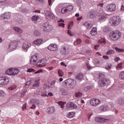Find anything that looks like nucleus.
Here are the masks:
<instances>
[{
    "label": "nucleus",
    "instance_id": "f257e3e1",
    "mask_svg": "<svg viewBox=\"0 0 124 124\" xmlns=\"http://www.w3.org/2000/svg\"><path fill=\"white\" fill-rule=\"evenodd\" d=\"M63 85L65 88L70 90V89H73L76 86V81L69 78L63 81Z\"/></svg>",
    "mask_w": 124,
    "mask_h": 124
},
{
    "label": "nucleus",
    "instance_id": "f03ea898",
    "mask_svg": "<svg viewBox=\"0 0 124 124\" xmlns=\"http://www.w3.org/2000/svg\"><path fill=\"white\" fill-rule=\"evenodd\" d=\"M109 38L112 41H116L121 38V32L119 31H114L109 34Z\"/></svg>",
    "mask_w": 124,
    "mask_h": 124
},
{
    "label": "nucleus",
    "instance_id": "7ed1b4c3",
    "mask_svg": "<svg viewBox=\"0 0 124 124\" xmlns=\"http://www.w3.org/2000/svg\"><path fill=\"white\" fill-rule=\"evenodd\" d=\"M121 22H122V20H121V18L119 16H113L110 18L109 20V23L111 26H112L113 27L118 26V25H120Z\"/></svg>",
    "mask_w": 124,
    "mask_h": 124
},
{
    "label": "nucleus",
    "instance_id": "20e7f679",
    "mask_svg": "<svg viewBox=\"0 0 124 124\" xmlns=\"http://www.w3.org/2000/svg\"><path fill=\"white\" fill-rule=\"evenodd\" d=\"M19 69L18 68H11L9 69L6 71V74L8 75H11V76H14L17 75L19 72Z\"/></svg>",
    "mask_w": 124,
    "mask_h": 124
},
{
    "label": "nucleus",
    "instance_id": "39448f33",
    "mask_svg": "<svg viewBox=\"0 0 124 124\" xmlns=\"http://www.w3.org/2000/svg\"><path fill=\"white\" fill-rule=\"evenodd\" d=\"M19 41H14L11 42L9 45V47L8 48V51L9 52H11L12 51H14L16 48H17V45Z\"/></svg>",
    "mask_w": 124,
    "mask_h": 124
},
{
    "label": "nucleus",
    "instance_id": "423d86ee",
    "mask_svg": "<svg viewBox=\"0 0 124 124\" xmlns=\"http://www.w3.org/2000/svg\"><path fill=\"white\" fill-rule=\"evenodd\" d=\"M9 83V78L7 77H0V86H6Z\"/></svg>",
    "mask_w": 124,
    "mask_h": 124
},
{
    "label": "nucleus",
    "instance_id": "0eeeda50",
    "mask_svg": "<svg viewBox=\"0 0 124 124\" xmlns=\"http://www.w3.org/2000/svg\"><path fill=\"white\" fill-rule=\"evenodd\" d=\"M101 101L98 99L94 98L90 100V104L92 106H97V105H99L100 104Z\"/></svg>",
    "mask_w": 124,
    "mask_h": 124
},
{
    "label": "nucleus",
    "instance_id": "6e6552de",
    "mask_svg": "<svg viewBox=\"0 0 124 124\" xmlns=\"http://www.w3.org/2000/svg\"><path fill=\"white\" fill-rule=\"evenodd\" d=\"M37 58H38V54L36 53L33 55L31 59L30 63L33 65H36V62H37Z\"/></svg>",
    "mask_w": 124,
    "mask_h": 124
},
{
    "label": "nucleus",
    "instance_id": "1a4fd4ad",
    "mask_svg": "<svg viewBox=\"0 0 124 124\" xmlns=\"http://www.w3.org/2000/svg\"><path fill=\"white\" fill-rule=\"evenodd\" d=\"M60 53L62 55H67L69 53V47L64 46L60 49Z\"/></svg>",
    "mask_w": 124,
    "mask_h": 124
},
{
    "label": "nucleus",
    "instance_id": "9d476101",
    "mask_svg": "<svg viewBox=\"0 0 124 124\" xmlns=\"http://www.w3.org/2000/svg\"><path fill=\"white\" fill-rule=\"evenodd\" d=\"M109 82H110V81L108 79H103L98 81V85L100 87H103V86H106V85H108Z\"/></svg>",
    "mask_w": 124,
    "mask_h": 124
},
{
    "label": "nucleus",
    "instance_id": "9b49d317",
    "mask_svg": "<svg viewBox=\"0 0 124 124\" xmlns=\"http://www.w3.org/2000/svg\"><path fill=\"white\" fill-rule=\"evenodd\" d=\"M108 11L109 12H114L116 10V5L110 4L107 6Z\"/></svg>",
    "mask_w": 124,
    "mask_h": 124
},
{
    "label": "nucleus",
    "instance_id": "f8f14e48",
    "mask_svg": "<svg viewBox=\"0 0 124 124\" xmlns=\"http://www.w3.org/2000/svg\"><path fill=\"white\" fill-rule=\"evenodd\" d=\"M95 122H97V123H107L109 120L101 117H95Z\"/></svg>",
    "mask_w": 124,
    "mask_h": 124
},
{
    "label": "nucleus",
    "instance_id": "ddd939ff",
    "mask_svg": "<svg viewBox=\"0 0 124 124\" xmlns=\"http://www.w3.org/2000/svg\"><path fill=\"white\" fill-rule=\"evenodd\" d=\"M48 49L50 51H57L58 50V46L55 44H50L48 46Z\"/></svg>",
    "mask_w": 124,
    "mask_h": 124
},
{
    "label": "nucleus",
    "instance_id": "4468645a",
    "mask_svg": "<svg viewBox=\"0 0 124 124\" xmlns=\"http://www.w3.org/2000/svg\"><path fill=\"white\" fill-rule=\"evenodd\" d=\"M69 108H72L75 109L77 108V106H76L75 104L72 102H69V103H67L66 105V108L69 109Z\"/></svg>",
    "mask_w": 124,
    "mask_h": 124
},
{
    "label": "nucleus",
    "instance_id": "2eb2a0df",
    "mask_svg": "<svg viewBox=\"0 0 124 124\" xmlns=\"http://www.w3.org/2000/svg\"><path fill=\"white\" fill-rule=\"evenodd\" d=\"M31 46V44L30 43L24 44L22 46V50H23L24 52H27L28 49H29Z\"/></svg>",
    "mask_w": 124,
    "mask_h": 124
},
{
    "label": "nucleus",
    "instance_id": "dca6fc26",
    "mask_svg": "<svg viewBox=\"0 0 124 124\" xmlns=\"http://www.w3.org/2000/svg\"><path fill=\"white\" fill-rule=\"evenodd\" d=\"M99 110L101 112H105L109 110V108L107 106L101 105L99 107Z\"/></svg>",
    "mask_w": 124,
    "mask_h": 124
},
{
    "label": "nucleus",
    "instance_id": "f3484780",
    "mask_svg": "<svg viewBox=\"0 0 124 124\" xmlns=\"http://www.w3.org/2000/svg\"><path fill=\"white\" fill-rule=\"evenodd\" d=\"M98 17L99 20H103L106 17V14L104 12L101 11L99 13Z\"/></svg>",
    "mask_w": 124,
    "mask_h": 124
},
{
    "label": "nucleus",
    "instance_id": "a211bd4d",
    "mask_svg": "<svg viewBox=\"0 0 124 124\" xmlns=\"http://www.w3.org/2000/svg\"><path fill=\"white\" fill-rule=\"evenodd\" d=\"M11 16V15H10V13H5L0 16V18L1 19H9Z\"/></svg>",
    "mask_w": 124,
    "mask_h": 124
},
{
    "label": "nucleus",
    "instance_id": "6ab92c4d",
    "mask_svg": "<svg viewBox=\"0 0 124 124\" xmlns=\"http://www.w3.org/2000/svg\"><path fill=\"white\" fill-rule=\"evenodd\" d=\"M83 26L86 27L87 30H90L92 27H93V23L91 22H87L84 23Z\"/></svg>",
    "mask_w": 124,
    "mask_h": 124
},
{
    "label": "nucleus",
    "instance_id": "aec40b11",
    "mask_svg": "<svg viewBox=\"0 0 124 124\" xmlns=\"http://www.w3.org/2000/svg\"><path fill=\"white\" fill-rule=\"evenodd\" d=\"M90 33L93 36H95L97 34V29L95 27H93L90 31Z\"/></svg>",
    "mask_w": 124,
    "mask_h": 124
},
{
    "label": "nucleus",
    "instance_id": "412c9836",
    "mask_svg": "<svg viewBox=\"0 0 124 124\" xmlns=\"http://www.w3.org/2000/svg\"><path fill=\"white\" fill-rule=\"evenodd\" d=\"M50 26L47 24H43L42 29L44 31H49Z\"/></svg>",
    "mask_w": 124,
    "mask_h": 124
},
{
    "label": "nucleus",
    "instance_id": "4be33fe9",
    "mask_svg": "<svg viewBox=\"0 0 124 124\" xmlns=\"http://www.w3.org/2000/svg\"><path fill=\"white\" fill-rule=\"evenodd\" d=\"M55 112H56V109L54 107H50L48 108L47 111V113L48 114H53Z\"/></svg>",
    "mask_w": 124,
    "mask_h": 124
},
{
    "label": "nucleus",
    "instance_id": "5701e85b",
    "mask_svg": "<svg viewBox=\"0 0 124 124\" xmlns=\"http://www.w3.org/2000/svg\"><path fill=\"white\" fill-rule=\"evenodd\" d=\"M13 30L15 31L18 34H21V33H23V30L21 29V28H18V27H14Z\"/></svg>",
    "mask_w": 124,
    "mask_h": 124
},
{
    "label": "nucleus",
    "instance_id": "b1692460",
    "mask_svg": "<svg viewBox=\"0 0 124 124\" xmlns=\"http://www.w3.org/2000/svg\"><path fill=\"white\" fill-rule=\"evenodd\" d=\"M42 41H43L42 39H37L34 40L33 43L35 45H39V44H41V43H42Z\"/></svg>",
    "mask_w": 124,
    "mask_h": 124
},
{
    "label": "nucleus",
    "instance_id": "393cba45",
    "mask_svg": "<svg viewBox=\"0 0 124 124\" xmlns=\"http://www.w3.org/2000/svg\"><path fill=\"white\" fill-rule=\"evenodd\" d=\"M46 62V59H42L39 61V66L40 67H42L43 66H45V63Z\"/></svg>",
    "mask_w": 124,
    "mask_h": 124
},
{
    "label": "nucleus",
    "instance_id": "a878e982",
    "mask_svg": "<svg viewBox=\"0 0 124 124\" xmlns=\"http://www.w3.org/2000/svg\"><path fill=\"white\" fill-rule=\"evenodd\" d=\"M46 15L50 19H55V16L50 11L47 12Z\"/></svg>",
    "mask_w": 124,
    "mask_h": 124
},
{
    "label": "nucleus",
    "instance_id": "bb28decb",
    "mask_svg": "<svg viewBox=\"0 0 124 124\" xmlns=\"http://www.w3.org/2000/svg\"><path fill=\"white\" fill-rule=\"evenodd\" d=\"M62 5L61 4H59L58 5V6L55 8V11L56 12H62Z\"/></svg>",
    "mask_w": 124,
    "mask_h": 124
},
{
    "label": "nucleus",
    "instance_id": "cd10ccee",
    "mask_svg": "<svg viewBox=\"0 0 124 124\" xmlns=\"http://www.w3.org/2000/svg\"><path fill=\"white\" fill-rule=\"evenodd\" d=\"M120 80H124V71L121 72L119 75Z\"/></svg>",
    "mask_w": 124,
    "mask_h": 124
},
{
    "label": "nucleus",
    "instance_id": "c85d7f7f",
    "mask_svg": "<svg viewBox=\"0 0 124 124\" xmlns=\"http://www.w3.org/2000/svg\"><path fill=\"white\" fill-rule=\"evenodd\" d=\"M118 103L120 104L121 105H124V98H120L118 99Z\"/></svg>",
    "mask_w": 124,
    "mask_h": 124
},
{
    "label": "nucleus",
    "instance_id": "c756f323",
    "mask_svg": "<svg viewBox=\"0 0 124 124\" xmlns=\"http://www.w3.org/2000/svg\"><path fill=\"white\" fill-rule=\"evenodd\" d=\"M98 43L101 44V45L104 46L105 45V44H106V41H105V40L101 39L100 40H99Z\"/></svg>",
    "mask_w": 124,
    "mask_h": 124
},
{
    "label": "nucleus",
    "instance_id": "7c9ffc66",
    "mask_svg": "<svg viewBox=\"0 0 124 124\" xmlns=\"http://www.w3.org/2000/svg\"><path fill=\"white\" fill-rule=\"evenodd\" d=\"M61 93L62 95H67V94H68V92L65 89H62Z\"/></svg>",
    "mask_w": 124,
    "mask_h": 124
},
{
    "label": "nucleus",
    "instance_id": "2f4dec72",
    "mask_svg": "<svg viewBox=\"0 0 124 124\" xmlns=\"http://www.w3.org/2000/svg\"><path fill=\"white\" fill-rule=\"evenodd\" d=\"M82 78H83V74L82 73H80L78 74L76 77V79L79 80H82Z\"/></svg>",
    "mask_w": 124,
    "mask_h": 124
},
{
    "label": "nucleus",
    "instance_id": "473e14b6",
    "mask_svg": "<svg viewBox=\"0 0 124 124\" xmlns=\"http://www.w3.org/2000/svg\"><path fill=\"white\" fill-rule=\"evenodd\" d=\"M31 102H32V103H34V104H36V105H39V101L37 99H32L31 100Z\"/></svg>",
    "mask_w": 124,
    "mask_h": 124
},
{
    "label": "nucleus",
    "instance_id": "72a5a7b5",
    "mask_svg": "<svg viewBox=\"0 0 124 124\" xmlns=\"http://www.w3.org/2000/svg\"><path fill=\"white\" fill-rule=\"evenodd\" d=\"M31 102H32V103H34V104H36V105H39V101L37 99H32L31 100Z\"/></svg>",
    "mask_w": 124,
    "mask_h": 124
},
{
    "label": "nucleus",
    "instance_id": "f704fd0d",
    "mask_svg": "<svg viewBox=\"0 0 124 124\" xmlns=\"http://www.w3.org/2000/svg\"><path fill=\"white\" fill-rule=\"evenodd\" d=\"M75 116V114L73 112H69L67 115V117L68 118H73Z\"/></svg>",
    "mask_w": 124,
    "mask_h": 124
},
{
    "label": "nucleus",
    "instance_id": "c9c22d12",
    "mask_svg": "<svg viewBox=\"0 0 124 124\" xmlns=\"http://www.w3.org/2000/svg\"><path fill=\"white\" fill-rule=\"evenodd\" d=\"M66 12H68V10H67V8L66 7L62 9L61 13L64 14V13H66Z\"/></svg>",
    "mask_w": 124,
    "mask_h": 124
},
{
    "label": "nucleus",
    "instance_id": "e433bc0d",
    "mask_svg": "<svg viewBox=\"0 0 124 124\" xmlns=\"http://www.w3.org/2000/svg\"><path fill=\"white\" fill-rule=\"evenodd\" d=\"M34 35H35V36H40L41 33L39 31L35 30L34 31Z\"/></svg>",
    "mask_w": 124,
    "mask_h": 124
},
{
    "label": "nucleus",
    "instance_id": "4c0bfd02",
    "mask_svg": "<svg viewBox=\"0 0 124 124\" xmlns=\"http://www.w3.org/2000/svg\"><path fill=\"white\" fill-rule=\"evenodd\" d=\"M32 81L31 80H29V81H27L25 85V88H29L30 87V85L31 84Z\"/></svg>",
    "mask_w": 124,
    "mask_h": 124
},
{
    "label": "nucleus",
    "instance_id": "58836bf2",
    "mask_svg": "<svg viewBox=\"0 0 124 124\" xmlns=\"http://www.w3.org/2000/svg\"><path fill=\"white\" fill-rule=\"evenodd\" d=\"M65 103H66V102H63L62 101L58 102V104L59 105H60L61 108H64V104H65Z\"/></svg>",
    "mask_w": 124,
    "mask_h": 124
},
{
    "label": "nucleus",
    "instance_id": "ea45409f",
    "mask_svg": "<svg viewBox=\"0 0 124 124\" xmlns=\"http://www.w3.org/2000/svg\"><path fill=\"white\" fill-rule=\"evenodd\" d=\"M88 15L91 18H93V17L95 16V15L94 14V12L93 11L90 12Z\"/></svg>",
    "mask_w": 124,
    "mask_h": 124
},
{
    "label": "nucleus",
    "instance_id": "a19ab883",
    "mask_svg": "<svg viewBox=\"0 0 124 124\" xmlns=\"http://www.w3.org/2000/svg\"><path fill=\"white\" fill-rule=\"evenodd\" d=\"M58 73L59 76H60V77H62V76H63V72H62V70H60V69L58 70Z\"/></svg>",
    "mask_w": 124,
    "mask_h": 124
},
{
    "label": "nucleus",
    "instance_id": "79ce46f5",
    "mask_svg": "<svg viewBox=\"0 0 124 124\" xmlns=\"http://www.w3.org/2000/svg\"><path fill=\"white\" fill-rule=\"evenodd\" d=\"M39 18V16H33L32 17L31 19L32 21H37Z\"/></svg>",
    "mask_w": 124,
    "mask_h": 124
},
{
    "label": "nucleus",
    "instance_id": "37998d69",
    "mask_svg": "<svg viewBox=\"0 0 124 124\" xmlns=\"http://www.w3.org/2000/svg\"><path fill=\"white\" fill-rule=\"evenodd\" d=\"M67 9L68 10V11H72L73 10V6L72 5H69L66 7Z\"/></svg>",
    "mask_w": 124,
    "mask_h": 124
},
{
    "label": "nucleus",
    "instance_id": "c03bdc74",
    "mask_svg": "<svg viewBox=\"0 0 124 124\" xmlns=\"http://www.w3.org/2000/svg\"><path fill=\"white\" fill-rule=\"evenodd\" d=\"M115 53V50H109L107 51V55H112Z\"/></svg>",
    "mask_w": 124,
    "mask_h": 124
},
{
    "label": "nucleus",
    "instance_id": "a18cd8bd",
    "mask_svg": "<svg viewBox=\"0 0 124 124\" xmlns=\"http://www.w3.org/2000/svg\"><path fill=\"white\" fill-rule=\"evenodd\" d=\"M110 31V29L108 27H105L103 29V31L104 32H107L108 31Z\"/></svg>",
    "mask_w": 124,
    "mask_h": 124
},
{
    "label": "nucleus",
    "instance_id": "49530a36",
    "mask_svg": "<svg viewBox=\"0 0 124 124\" xmlns=\"http://www.w3.org/2000/svg\"><path fill=\"white\" fill-rule=\"evenodd\" d=\"M91 89L92 88L90 86H86L84 87V92H88V91H90Z\"/></svg>",
    "mask_w": 124,
    "mask_h": 124
},
{
    "label": "nucleus",
    "instance_id": "de8ad7c7",
    "mask_svg": "<svg viewBox=\"0 0 124 124\" xmlns=\"http://www.w3.org/2000/svg\"><path fill=\"white\" fill-rule=\"evenodd\" d=\"M115 49L116 50V51H117V52H124V49H120L118 47H115Z\"/></svg>",
    "mask_w": 124,
    "mask_h": 124
},
{
    "label": "nucleus",
    "instance_id": "09e8293b",
    "mask_svg": "<svg viewBox=\"0 0 124 124\" xmlns=\"http://www.w3.org/2000/svg\"><path fill=\"white\" fill-rule=\"evenodd\" d=\"M35 83H35L33 85V87H34L35 88V87L37 88L38 87H39V84H38V80L35 81Z\"/></svg>",
    "mask_w": 124,
    "mask_h": 124
},
{
    "label": "nucleus",
    "instance_id": "8fccbe9b",
    "mask_svg": "<svg viewBox=\"0 0 124 124\" xmlns=\"http://www.w3.org/2000/svg\"><path fill=\"white\" fill-rule=\"evenodd\" d=\"M6 94L3 91L0 90V96H5Z\"/></svg>",
    "mask_w": 124,
    "mask_h": 124
},
{
    "label": "nucleus",
    "instance_id": "3c124183",
    "mask_svg": "<svg viewBox=\"0 0 124 124\" xmlns=\"http://www.w3.org/2000/svg\"><path fill=\"white\" fill-rule=\"evenodd\" d=\"M82 95H83V94H82V93H78L76 94V97H81V96H82Z\"/></svg>",
    "mask_w": 124,
    "mask_h": 124
},
{
    "label": "nucleus",
    "instance_id": "603ef678",
    "mask_svg": "<svg viewBox=\"0 0 124 124\" xmlns=\"http://www.w3.org/2000/svg\"><path fill=\"white\" fill-rule=\"evenodd\" d=\"M99 77L101 79H104V78H105V75L103 74H100L99 75Z\"/></svg>",
    "mask_w": 124,
    "mask_h": 124
},
{
    "label": "nucleus",
    "instance_id": "864d4df0",
    "mask_svg": "<svg viewBox=\"0 0 124 124\" xmlns=\"http://www.w3.org/2000/svg\"><path fill=\"white\" fill-rule=\"evenodd\" d=\"M72 26H73V22H71V23L69 24V25H68V29L69 30L71 29V28H72Z\"/></svg>",
    "mask_w": 124,
    "mask_h": 124
},
{
    "label": "nucleus",
    "instance_id": "5fc2aeb1",
    "mask_svg": "<svg viewBox=\"0 0 124 124\" xmlns=\"http://www.w3.org/2000/svg\"><path fill=\"white\" fill-rule=\"evenodd\" d=\"M27 91L26 90H24V92L21 93V97H24V96H25V94L27 93Z\"/></svg>",
    "mask_w": 124,
    "mask_h": 124
},
{
    "label": "nucleus",
    "instance_id": "6e6d98bb",
    "mask_svg": "<svg viewBox=\"0 0 124 124\" xmlns=\"http://www.w3.org/2000/svg\"><path fill=\"white\" fill-rule=\"evenodd\" d=\"M35 94H39L40 93V89H38L37 90H36L34 92Z\"/></svg>",
    "mask_w": 124,
    "mask_h": 124
},
{
    "label": "nucleus",
    "instance_id": "4d7b16f0",
    "mask_svg": "<svg viewBox=\"0 0 124 124\" xmlns=\"http://www.w3.org/2000/svg\"><path fill=\"white\" fill-rule=\"evenodd\" d=\"M81 42H82V41L80 39H77V41L76 42V43H77L78 45H79V44H81Z\"/></svg>",
    "mask_w": 124,
    "mask_h": 124
},
{
    "label": "nucleus",
    "instance_id": "13d9d810",
    "mask_svg": "<svg viewBox=\"0 0 124 124\" xmlns=\"http://www.w3.org/2000/svg\"><path fill=\"white\" fill-rule=\"evenodd\" d=\"M34 71H35V70H34V69L30 68L27 70V72H34Z\"/></svg>",
    "mask_w": 124,
    "mask_h": 124
},
{
    "label": "nucleus",
    "instance_id": "bf43d9fd",
    "mask_svg": "<svg viewBox=\"0 0 124 124\" xmlns=\"http://www.w3.org/2000/svg\"><path fill=\"white\" fill-rule=\"evenodd\" d=\"M123 64V63H120L118 64L116 67V68H118L119 69L122 68V65Z\"/></svg>",
    "mask_w": 124,
    "mask_h": 124
},
{
    "label": "nucleus",
    "instance_id": "052dcab7",
    "mask_svg": "<svg viewBox=\"0 0 124 124\" xmlns=\"http://www.w3.org/2000/svg\"><path fill=\"white\" fill-rule=\"evenodd\" d=\"M36 1L40 2V3H44V2H45V0H36Z\"/></svg>",
    "mask_w": 124,
    "mask_h": 124
},
{
    "label": "nucleus",
    "instance_id": "680f3d73",
    "mask_svg": "<svg viewBox=\"0 0 124 124\" xmlns=\"http://www.w3.org/2000/svg\"><path fill=\"white\" fill-rule=\"evenodd\" d=\"M43 70L42 69L38 70L37 71L35 72L34 73L35 74H37L38 73H40L41 72H42Z\"/></svg>",
    "mask_w": 124,
    "mask_h": 124
},
{
    "label": "nucleus",
    "instance_id": "e2e57ef3",
    "mask_svg": "<svg viewBox=\"0 0 124 124\" xmlns=\"http://www.w3.org/2000/svg\"><path fill=\"white\" fill-rule=\"evenodd\" d=\"M59 27H62V28H64V23H59Z\"/></svg>",
    "mask_w": 124,
    "mask_h": 124
},
{
    "label": "nucleus",
    "instance_id": "0e129e2a",
    "mask_svg": "<svg viewBox=\"0 0 124 124\" xmlns=\"http://www.w3.org/2000/svg\"><path fill=\"white\" fill-rule=\"evenodd\" d=\"M111 67H112V65H111V64H108V67H106V69H110Z\"/></svg>",
    "mask_w": 124,
    "mask_h": 124
},
{
    "label": "nucleus",
    "instance_id": "69168bd1",
    "mask_svg": "<svg viewBox=\"0 0 124 124\" xmlns=\"http://www.w3.org/2000/svg\"><path fill=\"white\" fill-rule=\"evenodd\" d=\"M120 57H116L114 59V61L115 62H119V61H120Z\"/></svg>",
    "mask_w": 124,
    "mask_h": 124
},
{
    "label": "nucleus",
    "instance_id": "338daca9",
    "mask_svg": "<svg viewBox=\"0 0 124 124\" xmlns=\"http://www.w3.org/2000/svg\"><path fill=\"white\" fill-rule=\"evenodd\" d=\"M35 107H36L35 105L33 104V105H32V106L30 108H31V109H34V108H35Z\"/></svg>",
    "mask_w": 124,
    "mask_h": 124
},
{
    "label": "nucleus",
    "instance_id": "774afa93",
    "mask_svg": "<svg viewBox=\"0 0 124 124\" xmlns=\"http://www.w3.org/2000/svg\"><path fill=\"white\" fill-rule=\"evenodd\" d=\"M120 10L121 11H124V6L123 5H122Z\"/></svg>",
    "mask_w": 124,
    "mask_h": 124
}]
</instances>
